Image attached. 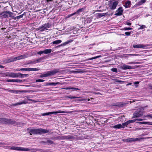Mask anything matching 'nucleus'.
<instances>
[{
    "label": "nucleus",
    "instance_id": "1",
    "mask_svg": "<svg viewBox=\"0 0 152 152\" xmlns=\"http://www.w3.org/2000/svg\"><path fill=\"white\" fill-rule=\"evenodd\" d=\"M28 130H30L29 133L30 135L34 134H43L48 133L49 132V130H46L44 129L39 128L37 129H27Z\"/></svg>",
    "mask_w": 152,
    "mask_h": 152
},
{
    "label": "nucleus",
    "instance_id": "2",
    "mask_svg": "<svg viewBox=\"0 0 152 152\" xmlns=\"http://www.w3.org/2000/svg\"><path fill=\"white\" fill-rule=\"evenodd\" d=\"M11 149L17 151H29L35 152L37 151H39L40 150L39 149H36L32 148H24L21 147L12 146L10 148Z\"/></svg>",
    "mask_w": 152,
    "mask_h": 152
},
{
    "label": "nucleus",
    "instance_id": "3",
    "mask_svg": "<svg viewBox=\"0 0 152 152\" xmlns=\"http://www.w3.org/2000/svg\"><path fill=\"white\" fill-rule=\"evenodd\" d=\"M60 72L59 69H55L52 70L48 71L46 73L41 75L39 77L41 78L48 77L50 76L53 75Z\"/></svg>",
    "mask_w": 152,
    "mask_h": 152
},
{
    "label": "nucleus",
    "instance_id": "4",
    "mask_svg": "<svg viewBox=\"0 0 152 152\" xmlns=\"http://www.w3.org/2000/svg\"><path fill=\"white\" fill-rule=\"evenodd\" d=\"M6 124L13 125L15 126L23 125L24 123L21 122H17L14 120L11 119H7Z\"/></svg>",
    "mask_w": 152,
    "mask_h": 152
},
{
    "label": "nucleus",
    "instance_id": "5",
    "mask_svg": "<svg viewBox=\"0 0 152 152\" xmlns=\"http://www.w3.org/2000/svg\"><path fill=\"white\" fill-rule=\"evenodd\" d=\"M13 13L7 11H4L0 13V17L4 18H7L9 17L12 18V15Z\"/></svg>",
    "mask_w": 152,
    "mask_h": 152
},
{
    "label": "nucleus",
    "instance_id": "6",
    "mask_svg": "<svg viewBox=\"0 0 152 152\" xmlns=\"http://www.w3.org/2000/svg\"><path fill=\"white\" fill-rule=\"evenodd\" d=\"M51 139L55 138L56 139H60V140H74L75 139V137L70 136H58L56 137L55 138H50Z\"/></svg>",
    "mask_w": 152,
    "mask_h": 152
},
{
    "label": "nucleus",
    "instance_id": "7",
    "mask_svg": "<svg viewBox=\"0 0 152 152\" xmlns=\"http://www.w3.org/2000/svg\"><path fill=\"white\" fill-rule=\"evenodd\" d=\"M51 26V25L49 23H45L43 25L39 27L36 28L37 31L40 30L41 31H43L45 30H47L48 28H49Z\"/></svg>",
    "mask_w": 152,
    "mask_h": 152
},
{
    "label": "nucleus",
    "instance_id": "8",
    "mask_svg": "<svg viewBox=\"0 0 152 152\" xmlns=\"http://www.w3.org/2000/svg\"><path fill=\"white\" fill-rule=\"evenodd\" d=\"M143 114V112L141 110H137L135 111L133 114L132 118L136 117H140L142 116Z\"/></svg>",
    "mask_w": 152,
    "mask_h": 152
},
{
    "label": "nucleus",
    "instance_id": "9",
    "mask_svg": "<svg viewBox=\"0 0 152 152\" xmlns=\"http://www.w3.org/2000/svg\"><path fill=\"white\" fill-rule=\"evenodd\" d=\"M142 139L141 138H129L126 139L125 142H132L137 141H140Z\"/></svg>",
    "mask_w": 152,
    "mask_h": 152
},
{
    "label": "nucleus",
    "instance_id": "10",
    "mask_svg": "<svg viewBox=\"0 0 152 152\" xmlns=\"http://www.w3.org/2000/svg\"><path fill=\"white\" fill-rule=\"evenodd\" d=\"M85 9L82 8L80 9H79L76 12L68 15L69 17H70L71 16H72L74 15H80V13L82 12L83 11H84Z\"/></svg>",
    "mask_w": 152,
    "mask_h": 152
},
{
    "label": "nucleus",
    "instance_id": "11",
    "mask_svg": "<svg viewBox=\"0 0 152 152\" xmlns=\"http://www.w3.org/2000/svg\"><path fill=\"white\" fill-rule=\"evenodd\" d=\"M8 91L10 92L14 93V94H18L20 93H21L27 92V91L25 90H8Z\"/></svg>",
    "mask_w": 152,
    "mask_h": 152
},
{
    "label": "nucleus",
    "instance_id": "12",
    "mask_svg": "<svg viewBox=\"0 0 152 152\" xmlns=\"http://www.w3.org/2000/svg\"><path fill=\"white\" fill-rule=\"evenodd\" d=\"M65 113V112L64 111L52 112H48V113H43L42 114V115L43 116H45V115H49L51 114H57V113Z\"/></svg>",
    "mask_w": 152,
    "mask_h": 152
},
{
    "label": "nucleus",
    "instance_id": "13",
    "mask_svg": "<svg viewBox=\"0 0 152 152\" xmlns=\"http://www.w3.org/2000/svg\"><path fill=\"white\" fill-rule=\"evenodd\" d=\"M123 12V10L122 7H120L116 11V13L115 14V15L118 16L122 15Z\"/></svg>",
    "mask_w": 152,
    "mask_h": 152
},
{
    "label": "nucleus",
    "instance_id": "14",
    "mask_svg": "<svg viewBox=\"0 0 152 152\" xmlns=\"http://www.w3.org/2000/svg\"><path fill=\"white\" fill-rule=\"evenodd\" d=\"M148 46L143 44L134 45H133V48H144Z\"/></svg>",
    "mask_w": 152,
    "mask_h": 152
},
{
    "label": "nucleus",
    "instance_id": "15",
    "mask_svg": "<svg viewBox=\"0 0 152 152\" xmlns=\"http://www.w3.org/2000/svg\"><path fill=\"white\" fill-rule=\"evenodd\" d=\"M118 4V1H114L112 4L110 6V9L112 10H114L115 9Z\"/></svg>",
    "mask_w": 152,
    "mask_h": 152
},
{
    "label": "nucleus",
    "instance_id": "16",
    "mask_svg": "<svg viewBox=\"0 0 152 152\" xmlns=\"http://www.w3.org/2000/svg\"><path fill=\"white\" fill-rule=\"evenodd\" d=\"M129 102H117V106L119 107H123L126 105L127 104H129Z\"/></svg>",
    "mask_w": 152,
    "mask_h": 152
},
{
    "label": "nucleus",
    "instance_id": "17",
    "mask_svg": "<svg viewBox=\"0 0 152 152\" xmlns=\"http://www.w3.org/2000/svg\"><path fill=\"white\" fill-rule=\"evenodd\" d=\"M146 1V0H141L138 2L137 3H136L134 5L135 7L137 6H139L140 5H142L143 4L145 3Z\"/></svg>",
    "mask_w": 152,
    "mask_h": 152
},
{
    "label": "nucleus",
    "instance_id": "18",
    "mask_svg": "<svg viewBox=\"0 0 152 152\" xmlns=\"http://www.w3.org/2000/svg\"><path fill=\"white\" fill-rule=\"evenodd\" d=\"M121 68L124 70H126L127 69H132V66H128L127 65H124L121 66Z\"/></svg>",
    "mask_w": 152,
    "mask_h": 152
},
{
    "label": "nucleus",
    "instance_id": "19",
    "mask_svg": "<svg viewBox=\"0 0 152 152\" xmlns=\"http://www.w3.org/2000/svg\"><path fill=\"white\" fill-rule=\"evenodd\" d=\"M26 57L25 56L21 55L20 56L15 57L13 58L14 61H15L17 60L24 58Z\"/></svg>",
    "mask_w": 152,
    "mask_h": 152
},
{
    "label": "nucleus",
    "instance_id": "20",
    "mask_svg": "<svg viewBox=\"0 0 152 152\" xmlns=\"http://www.w3.org/2000/svg\"><path fill=\"white\" fill-rule=\"evenodd\" d=\"M27 103H28L26 101H24L21 102H18L17 103L13 104L12 105L15 106H16L17 105H21V104H27Z\"/></svg>",
    "mask_w": 152,
    "mask_h": 152
},
{
    "label": "nucleus",
    "instance_id": "21",
    "mask_svg": "<svg viewBox=\"0 0 152 152\" xmlns=\"http://www.w3.org/2000/svg\"><path fill=\"white\" fill-rule=\"evenodd\" d=\"M131 3V1H127L125 2L124 5L125 7L126 8L129 7H130Z\"/></svg>",
    "mask_w": 152,
    "mask_h": 152
},
{
    "label": "nucleus",
    "instance_id": "22",
    "mask_svg": "<svg viewBox=\"0 0 152 152\" xmlns=\"http://www.w3.org/2000/svg\"><path fill=\"white\" fill-rule=\"evenodd\" d=\"M19 76H18V73H15L14 72L10 73V77L15 78L18 77Z\"/></svg>",
    "mask_w": 152,
    "mask_h": 152
},
{
    "label": "nucleus",
    "instance_id": "23",
    "mask_svg": "<svg viewBox=\"0 0 152 152\" xmlns=\"http://www.w3.org/2000/svg\"><path fill=\"white\" fill-rule=\"evenodd\" d=\"M24 14L22 15H21L19 16H17L16 17H15L14 16H12V19H13L15 20H18L20 18H22L23 17Z\"/></svg>",
    "mask_w": 152,
    "mask_h": 152
},
{
    "label": "nucleus",
    "instance_id": "24",
    "mask_svg": "<svg viewBox=\"0 0 152 152\" xmlns=\"http://www.w3.org/2000/svg\"><path fill=\"white\" fill-rule=\"evenodd\" d=\"M58 84H61L62 85V84L61 83L59 82H57V83H47L46 85L48 86V85H52V86H56Z\"/></svg>",
    "mask_w": 152,
    "mask_h": 152
},
{
    "label": "nucleus",
    "instance_id": "25",
    "mask_svg": "<svg viewBox=\"0 0 152 152\" xmlns=\"http://www.w3.org/2000/svg\"><path fill=\"white\" fill-rule=\"evenodd\" d=\"M7 119L6 118H0V123L6 124Z\"/></svg>",
    "mask_w": 152,
    "mask_h": 152
},
{
    "label": "nucleus",
    "instance_id": "26",
    "mask_svg": "<svg viewBox=\"0 0 152 152\" xmlns=\"http://www.w3.org/2000/svg\"><path fill=\"white\" fill-rule=\"evenodd\" d=\"M18 76H19L18 77L23 78L29 76L28 74H22L21 73H18Z\"/></svg>",
    "mask_w": 152,
    "mask_h": 152
},
{
    "label": "nucleus",
    "instance_id": "27",
    "mask_svg": "<svg viewBox=\"0 0 152 152\" xmlns=\"http://www.w3.org/2000/svg\"><path fill=\"white\" fill-rule=\"evenodd\" d=\"M46 58V57L45 56L41 57L40 58L36 60L37 63L41 62L43 60L45 59Z\"/></svg>",
    "mask_w": 152,
    "mask_h": 152
},
{
    "label": "nucleus",
    "instance_id": "28",
    "mask_svg": "<svg viewBox=\"0 0 152 152\" xmlns=\"http://www.w3.org/2000/svg\"><path fill=\"white\" fill-rule=\"evenodd\" d=\"M115 129H119L121 128H124V127L122 126L121 124H118L116 125H115L113 127Z\"/></svg>",
    "mask_w": 152,
    "mask_h": 152
},
{
    "label": "nucleus",
    "instance_id": "29",
    "mask_svg": "<svg viewBox=\"0 0 152 152\" xmlns=\"http://www.w3.org/2000/svg\"><path fill=\"white\" fill-rule=\"evenodd\" d=\"M51 49H45L44 50V53L47 54L50 53L52 52Z\"/></svg>",
    "mask_w": 152,
    "mask_h": 152
},
{
    "label": "nucleus",
    "instance_id": "30",
    "mask_svg": "<svg viewBox=\"0 0 152 152\" xmlns=\"http://www.w3.org/2000/svg\"><path fill=\"white\" fill-rule=\"evenodd\" d=\"M45 139H47V143L50 144H53V141L50 140L49 139V138H46Z\"/></svg>",
    "mask_w": 152,
    "mask_h": 152
},
{
    "label": "nucleus",
    "instance_id": "31",
    "mask_svg": "<svg viewBox=\"0 0 152 152\" xmlns=\"http://www.w3.org/2000/svg\"><path fill=\"white\" fill-rule=\"evenodd\" d=\"M61 42V40H58L55 41H53L52 43L53 44H58L60 43Z\"/></svg>",
    "mask_w": 152,
    "mask_h": 152
},
{
    "label": "nucleus",
    "instance_id": "32",
    "mask_svg": "<svg viewBox=\"0 0 152 152\" xmlns=\"http://www.w3.org/2000/svg\"><path fill=\"white\" fill-rule=\"evenodd\" d=\"M25 81V80L15 79V82L17 83L23 82Z\"/></svg>",
    "mask_w": 152,
    "mask_h": 152
},
{
    "label": "nucleus",
    "instance_id": "33",
    "mask_svg": "<svg viewBox=\"0 0 152 152\" xmlns=\"http://www.w3.org/2000/svg\"><path fill=\"white\" fill-rule=\"evenodd\" d=\"M138 123L140 124H148L149 125H152V124H150L149 123V122H137Z\"/></svg>",
    "mask_w": 152,
    "mask_h": 152
},
{
    "label": "nucleus",
    "instance_id": "34",
    "mask_svg": "<svg viewBox=\"0 0 152 152\" xmlns=\"http://www.w3.org/2000/svg\"><path fill=\"white\" fill-rule=\"evenodd\" d=\"M104 13H98L97 14V17L98 18H100L104 16Z\"/></svg>",
    "mask_w": 152,
    "mask_h": 152
},
{
    "label": "nucleus",
    "instance_id": "35",
    "mask_svg": "<svg viewBox=\"0 0 152 152\" xmlns=\"http://www.w3.org/2000/svg\"><path fill=\"white\" fill-rule=\"evenodd\" d=\"M74 73H84L85 72V71L83 70H78V71H76L74 72Z\"/></svg>",
    "mask_w": 152,
    "mask_h": 152
},
{
    "label": "nucleus",
    "instance_id": "36",
    "mask_svg": "<svg viewBox=\"0 0 152 152\" xmlns=\"http://www.w3.org/2000/svg\"><path fill=\"white\" fill-rule=\"evenodd\" d=\"M91 21L92 20L91 18H88L85 20V22H86L87 23H89L91 22Z\"/></svg>",
    "mask_w": 152,
    "mask_h": 152
},
{
    "label": "nucleus",
    "instance_id": "37",
    "mask_svg": "<svg viewBox=\"0 0 152 152\" xmlns=\"http://www.w3.org/2000/svg\"><path fill=\"white\" fill-rule=\"evenodd\" d=\"M101 57V56H95V57H92V58H89L88 59V60H91L94 59H96V58H99L100 57Z\"/></svg>",
    "mask_w": 152,
    "mask_h": 152
},
{
    "label": "nucleus",
    "instance_id": "38",
    "mask_svg": "<svg viewBox=\"0 0 152 152\" xmlns=\"http://www.w3.org/2000/svg\"><path fill=\"white\" fill-rule=\"evenodd\" d=\"M37 63L36 60L30 61L29 62L28 64H34Z\"/></svg>",
    "mask_w": 152,
    "mask_h": 152
},
{
    "label": "nucleus",
    "instance_id": "39",
    "mask_svg": "<svg viewBox=\"0 0 152 152\" xmlns=\"http://www.w3.org/2000/svg\"><path fill=\"white\" fill-rule=\"evenodd\" d=\"M70 42V41L66 42L64 43L61 44L60 46H63L65 45H66L68 44Z\"/></svg>",
    "mask_w": 152,
    "mask_h": 152
},
{
    "label": "nucleus",
    "instance_id": "40",
    "mask_svg": "<svg viewBox=\"0 0 152 152\" xmlns=\"http://www.w3.org/2000/svg\"><path fill=\"white\" fill-rule=\"evenodd\" d=\"M6 81L7 82H15V79H7L6 80Z\"/></svg>",
    "mask_w": 152,
    "mask_h": 152
},
{
    "label": "nucleus",
    "instance_id": "41",
    "mask_svg": "<svg viewBox=\"0 0 152 152\" xmlns=\"http://www.w3.org/2000/svg\"><path fill=\"white\" fill-rule=\"evenodd\" d=\"M128 121V124H129L130 123H134V122L135 121V119H134L133 120H132L128 121Z\"/></svg>",
    "mask_w": 152,
    "mask_h": 152
},
{
    "label": "nucleus",
    "instance_id": "42",
    "mask_svg": "<svg viewBox=\"0 0 152 152\" xmlns=\"http://www.w3.org/2000/svg\"><path fill=\"white\" fill-rule=\"evenodd\" d=\"M129 124H128V121H127L126 122L122 124V125L123 126H122L124 127V126H127V125H128Z\"/></svg>",
    "mask_w": 152,
    "mask_h": 152
},
{
    "label": "nucleus",
    "instance_id": "43",
    "mask_svg": "<svg viewBox=\"0 0 152 152\" xmlns=\"http://www.w3.org/2000/svg\"><path fill=\"white\" fill-rule=\"evenodd\" d=\"M114 81L117 82H118L119 83H124V81L120 80L118 79H115Z\"/></svg>",
    "mask_w": 152,
    "mask_h": 152
},
{
    "label": "nucleus",
    "instance_id": "44",
    "mask_svg": "<svg viewBox=\"0 0 152 152\" xmlns=\"http://www.w3.org/2000/svg\"><path fill=\"white\" fill-rule=\"evenodd\" d=\"M139 63L138 62H130L129 63V64H139Z\"/></svg>",
    "mask_w": 152,
    "mask_h": 152
},
{
    "label": "nucleus",
    "instance_id": "45",
    "mask_svg": "<svg viewBox=\"0 0 152 152\" xmlns=\"http://www.w3.org/2000/svg\"><path fill=\"white\" fill-rule=\"evenodd\" d=\"M132 29H133V28H130V27H128V28L125 27L123 28V30H132Z\"/></svg>",
    "mask_w": 152,
    "mask_h": 152
},
{
    "label": "nucleus",
    "instance_id": "46",
    "mask_svg": "<svg viewBox=\"0 0 152 152\" xmlns=\"http://www.w3.org/2000/svg\"><path fill=\"white\" fill-rule=\"evenodd\" d=\"M111 71L113 72H116L117 71V69L116 68H112L111 69Z\"/></svg>",
    "mask_w": 152,
    "mask_h": 152
},
{
    "label": "nucleus",
    "instance_id": "47",
    "mask_svg": "<svg viewBox=\"0 0 152 152\" xmlns=\"http://www.w3.org/2000/svg\"><path fill=\"white\" fill-rule=\"evenodd\" d=\"M45 81V80H42V79H37L35 81L36 82H43Z\"/></svg>",
    "mask_w": 152,
    "mask_h": 152
},
{
    "label": "nucleus",
    "instance_id": "48",
    "mask_svg": "<svg viewBox=\"0 0 152 152\" xmlns=\"http://www.w3.org/2000/svg\"><path fill=\"white\" fill-rule=\"evenodd\" d=\"M8 59H9V62L10 63L12 62H13L14 61L13 57H10V58H9Z\"/></svg>",
    "mask_w": 152,
    "mask_h": 152
},
{
    "label": "nucleus",
    "instance_id": "49",
    "mask_svg": "<svg viewBox=\"0 0 152 152\" xmlns=\"http://www.w3.org/2000/svg\"><path fill=\"white\" fill-rule=\"evenodd\" d=\"M3 62L5 64H7L10 63L9 62V60L8 59H6L3 61Z\"/></svg>",
    "mask_w": 152,
    "mask_h": 152
},
{
    "label": "nucleus",
    "instance_id": "50",
    "mask_svg": "<svg viewBox=\"0 0 152 152\" xmlns=\"http://www.w3.org/2000/svg\"><path fill=\"white\" fill-rule=\"evenodd\" d=\"M39 69L37 68H31V71H38Z\"/></svg>",
    "mask_w": 152,
    "mask_h": 152
},
{
    "label": "nucleus",
    "instance_id": "51",
    "mask_svg": "<svg viewBox=\"0 0 152 152\" xmlns=\"http://www.w3.org/2000/svg\"><path fill=\"white\" fill-rule=\"evenodd\" d=\"M145 28V26L144 25H142L140 26V27L139 28V29H142Z\"/></svg>",
    "mask_w": 152,
    "mask_h": 152
},
{
    "label": "nucleus",
    "instance_id": "52",
    "mask_svg": "<svg viewBox=\"0 0 152 152\" xmlns=\"http://www.w3.org/2000/svg\"><path fill=\"white\" fill-rule=\"evenodd\" d=\"M125 34L127 36H129L131 34V32H126Z\"/></svg>",
    "mask_w": 152,
    "mask_h": 152
},
{
    "label": "nucleus",
    "instance_id": "53",
    "mask_svg": "<svg viewBox=\"0 0 152 152\" xmlns=\"http://www.w3.org/2000/svg\"><path fill=\"white\" fill-rule=\"evenodd\" d=\"M6 145H7V144L4 142H0V146Z\"/></svg>",
    "mask_w": 152,
    "mask_h": 152
},
{
    "label": "nucleus",
    "instance_id": "54",
    "mask_svg": "<svg viewBox=\"0 0 152 152\" xmlns=\"http://www.w3.org/2000/svg\"><path fill=\"white\" fill-rule=\"evenodd\" d=\"M64 89H66V90H70V89H72V87H67L65 88H63Z\"/></svg>",
    "mask_w": 152,
    "mask_h": 152
},
{
    "label": "nucleus",
    "instance_id": "55",
    "mask_svg": "<svg viewBox=\"0 0 152 152\" xmlns=\"http://www.w3.org/2000/svg\"><path fill=\"white\" fill-rule=\"evenodd\" d=\"M18 71H26V68H22L21 69H20V70H18Z\"/></svg>",
    "mask_w": 152,
    "mask_h": 152
},
{
    "label": "nucleus",
    "instance_id": "56",
    "mask_svg": "<svg viewBox=\"0 0 152 152\" xmlns=\"http://www.w3.org/2000/svg\"><path fill=\"white\" fill-rule=\"evenodd\" d=\"M86 100V99H80L77 100V101H84Z\"/></svg>",
    "mask_w": 152,
    "mask_h": 152
},
{
    "label": "nucleus",
    "instance_id": "57",
    "mask_svg": "<svg viewBox=\"0 0 152 152\" xmlns=\"http://www.w3.org/2000/svg\"><path fill=\"white\" fill-rule=\"evenodd\" d=\"M44 53V50H43V51H40L39 52H38L37 53V54H42V53Z\"/></svg>",
    "mask_w": 152,
    "mask_h": 152
},
{
    "label": "nucleus",
    "instance_id": "58",
    "mask_svg": "<svg viewBox=\"0 0 152 152\" xmlns=\"http://www.w3.org/2000/svg\"><path fill=\"white\" fill-rule=\"evenodd\" d=\"M6 75L8 77H10V73H7L6 74Z\"/></svg>",
    "mask_w": 152,
    "mask_h": 152
},
{
    "label": "nucleus",
    "instance_id": "59",
    "mask_svg": "<svg viewBox=\"0 0 152 152\" xmlns=\"http://www.w3.org/2000/svg\"><path fill=\"white\" fill-rule=\"evenodd\" d=\"M93 93L95 94L102 95V94L99 92L96 93V92H93Z\"/></svg>",
    "mask_w": 152,
    "mask_h": 152
},
{
    "label": "nucleus",
    "instance_id": "60",
    "mask_svg": "<svg viewBox=\"0 0 152 152\" xmlns=\"http://www.w3.org/2000/svg\"><path fill=\"white\" fill-rule=\"evenodd\" d=\"M135 121L137 120L139 121H142L143 120V119L141 118L135 119Z\"/></svg>",
    "mask_w": 152,
    "mask_h": 152
},
{
    "label": "nucleus",
    "instance_id": "61",
    "mask_svg": "<svg viewBox=\"0 0 152 152\" xmlns=\"http://www.w3.org/2000/svg\"><path fill=\"white\" fill-rule=\"evenodd\" d=\"M126 23L127 25L129 26H130L131 25V23L129 22H126Z\"/></svg>",
    "mask_w": 152,
    "mask_h": 152
},
{
    "label": "nucleus",
    "instance_id": "62",
    "mask_svg": "<svg viewBox=\"0 0 152 152\" xmlns=\"http://www.w3.org/2000/svg\"><path fill=\"white\" fill-rule=\"evenodd\" d=\"M26 71H31V68H26Z\"/></svg>",
    "mask_w": 152,
    "mask_h": 152
},
{
    "label": "nucleus",
    "instance_id": "63",
    "mask_svg": "<svg viewBox=\"0 0 152 152\" xmlns=\"http://www.w3.org/2000/svg\"><path fill=\"white\" fill-rule=\"evenodd\" d=\"M150 117V118H152V115H147L146 116H145V117Z\"/></svg>",
    "mask_w": 152,
    "mask_h": 152
},
{
    "label": "nucleus",
    "instance_id": "64",
    "mask_svg": "<svg viewBox=\"0 0 152 152\" xmlns=\"http://www.w3.org/2000/svg\"><path fill=\"white\" fill-rule=\"evenodd\" d=\"M117 105V103H114L112 104L113 106H117V105Z\"/></svg>",
    "mask_w": 152,
    "mask_h": 152
}]
</instances>
